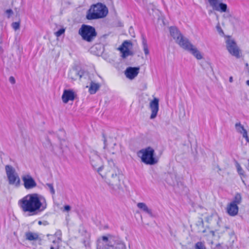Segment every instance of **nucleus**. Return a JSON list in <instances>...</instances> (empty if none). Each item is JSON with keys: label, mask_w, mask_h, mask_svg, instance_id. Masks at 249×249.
Segmentation results:
<instances>
[{"label": "nucleus", "mask_w": 249, "mask_h": 249, "mask_svg": "<svg viewBox=\"0 0 249 249\" xmlns=\"http://www.w3.org/2000/svg\"><path fill=\"white\" fill-rule=\"evenodd\" d=\"M18 204L22 211L28 213L29 215L43 211L47 206L45 198L37 193L28 194L19 200Z\"/></svg>", "instance_id": "f257e3e1"}, {"label": "nucleus", "mask_w": 249, "mask_h": 249, "mask_svg": "<svg viewBox=\"0 0 249 249\" xmlns=\"http://www.w3.org/2000/svg\"><path fill=\"white\" fill-rule=\"evenodd\" d=\"M97 249H126L125 245L117 237L103 236L97 241Z\"/></svg>", "instance_id": "f03ea898"}, {"label": "nucleus", "mask_w": 249, "mask_h": 249, "mask_svg": "<svg viewBox=\"0 0 249 249\" xmlns=\"http://www.w3.org/2000/svg\"><path fill=\"white\" fill-rule=\"evenodd\" d=\"M112 164L113 167L107 174V182L114 190L117 191L122 189L121 180L123 177L121 171L116 167L112 160L109 161Z\"/></svg>", "instance_id": "7ed1b4c3"}, {"label": "nucleus", "mask_w": 249, "mask_h": 249, "mask_svg": "<svg viewBox=\"0 0 249 249\" xmlns=\"http://www.w3.org/2000/svg\"><path fill=\"white\" fill-rule=\"evenodd\" d=\"M108 13L106 5L98 2L91 5L87 12L86 18L89 20L97 19L106 17Z\"/></svg>", "instance_id": "20e7f679"}, {"label": "nucleus", "mask_w": 249, "mask_h": 249, "mask_svg": "<svg viewBox=\"0 0 249 249\" xmlns=\"http://www.w3.org/2000/svg\"><path fill=\"white\" fill-rule=\"evenodd\" d=\"M155 151L151 147L142 149L138 152V155L141 158L142 161L146 164L154 165L158 162L154 158Z\"/></svg>", "instance_id": "39448f33"}, {"label": "nucleus", "mask_w": 249, "mask_h": 249, "mask_svg": "<svg viewBox=\"0 0 249 249\" xmlns=\"http://www.w3.org/2000/svg\"><path fill=\"white\" fill-rule=\"evenodd\" d=\"M78 34L82 39L87 42L92 41L97 34L94 27L87 24H82L78 31Z\"/></svg>", "instance_id": "423d86ee"}, {"label": "nucleus", "mask_w": 249, "mask_h": 249, "mask_svg": "<svg viewBox=\"0 0 249 249\" xmlns=\"http://www.w3.org/2000/svg\"><path fill=\"white\" fill-rule=\"evenodd\" d=\"M5 168L9 184L15 185L17 186H19L20 180L15 169L10 165H6Z\"/></svg>", "instance_id": "0eeeda50"}, {"label": "nucleus", "mask_w": 249, "mask_h": 249, "mask_svg": "<svg viewBox=\"0 0 249 249\" xmlns=\"http://www.w3.org/2000/svg\"><path fill=\"white\" fill-rule=\"evenodd\" d=\"M89 158L90 162L92 167L97 170L98 173L100 174L103 169L102 161L100 156L98 155L97 151L91 150L89 154Z\"/></svg>", "instance_id": "6e6552de"}, {"label": "nucleus", "mask_w": 249, "mask_h": 249, "mask_svg": "<svg viewBox=\"0 0 249 249\" xmlns=\"http://www.w3.org/2000/svg\"><path fill=\"white\" fill-rule=\"evenodd\" d=\"M170 33L171 36L176 40V41L182 47V44L184 45L189 39L180 33L179 31L176 27L170 28Z\"/></svg>", "instance_id": "1a4fd4ad"}, {"label": "nucleus", "mask_w": 249, "mask_h": 249, "mask_svg": "<svg viewBox=\"0 0 249 249\" xmlns=\"http://www.w3.org/2000/svg\"><path fill=\"white\" fill-rule=\"evenodd\" d=\"M61 235L60 231L56 232L54 234L47 235L49 242L52 243L50 249H59V245L61 242Z\"/></svg>", "instance_id": "9d476101"}, {"label": "nucleus", "mask_w": 249, "mask_h": 249, "mask_svg": "<svg viewBox=\"0 0 249 249\" xmlns=\"http://www.w3.org/2000/svg\"><path fill=\"white\" fill-rule=\"evenodd\" d=\"M226 45L227 48L231 54L237 58L240 57L239 50L234 40L228 39L226 41Z\"/></svg>", "instance_id": "9b49d317"}, {"label": "nucleus", "mask_w": 249, "mask_h": 249, "mask_svg": "<svg viewBox=\"0 0 249 249\" xmlns=\"http://www.w3.org/2000/svg\"><path fill=\"white\" fill-rule=\"evenodd\" d=\"M182 48L189 51L197 59H202V56L200 52L190 43L189 40L187 42L186 41L184 45L182 44Z\"/></svg>", "instance_id": "f8f14e48"}, {"label": "nucleus", "mask_w": 249, "mask_h": 249, "mask_svg": "<svg viewBox=\"0 0 249 249\" xmlns=\"http://www.w3.org/2000/svg\"><path fill=\"white\" fill-rule=\"evenodd\" d=\"M21 178L24 187L26 190L32 189L37 186L36 181L30 175H24Z\"/></svg>", "instance_id": "ddd939ff"}, {"label": "nucleus", "mask_w": 249, "mask_h": 249, "mask_svg": "<svg viewBox=\"0 0 249 249\" xmlns=\"http://www.w3.org/2000/svg\"><path fill=\"white\" fill-rule=\"evenodd\" d=\"M132 46V43L128 41H124L121 46L119 48L121 52L122 53V57L124 58L126 57L132 55L133 53L129 50V47Z\"/></svg>", "instance_id": "4468645a"}, {"label": "nucleus", "mask_w": 249, "mask_h": 249, "mask_svg": "<svg viewBox=\"0 0 249 249\" xmlns=\"http://www.w3.org/2000/svg\"><path fill=\"white\" fill-rule=\"evenodd\" d=\"M213 9L220 12H225L227 9V5L224 3H220L218 5L217 0H211L209 2Z\"/></svg>", "instance_id": "2eb2a0df"}, {"label": "nucleus", "mask_w": 249, "mask_h": 249, "mask_svg": "<svg viewBox=\"0 0 249 249\" xmlns=\"http://www.w3.org/2000/svg\"><path fill=\"white\" fill-rule=\"evenodd\" d=\"M159 99L155 98L150 103V108L151 110V114L150 116V119H154L157 115L158 112L159 111Z\"/></svg>", "instance_id": "dca6fc26"}, {"label": "nucleus", "mask_w": 249, "mask_h": 249, "mask_svg": "<svg viewBox=\"0 0 249 249\" xmlns=\"http://www.w3.org/2000/svg\"><path fill=\"white\" fill-rule=\"evenodd\" d=\"M75 95L72 90L65 89L62 96V100L63 103L66 104L69 101H73Z\"/></svg>", "instance_id": "f3484780"}, {"label": "nucleus", "mask_w": 249, "mask_h": 249, "mask_svg": "<svg viewBox=\"0 0 249 249\" xmlns=\"http://www.w3.org/2000/svg\"><path fill=\"white\" fill-rule=\"evenodd\" d=\"M139 70V67H129L125 71V74L126 77L130 79H133L138 74Z\"/></svg>", "instance_id": "a211bd4d"}, {"label": "nucleus", "mask_w": 249, "mask_h": 249, "mask_svg": "<svg viewBox=\"0 0 249 249\" xmlns=\"http://www.w3.org/2000/svg\"><path fill=\"white\" fill-rule=\"evenodd\" d=\"M84 74L83 71H78L77 69H72L70 71L68 75L70 78L75 80L80 79Z\"/></svg>", "instance_id": "6ab92c4d"}, {"label": "nucleus", "mask_w": 249, "mask_h": 249, "mask_svg": "<svg viewBox=\"0 0 249 249\" xmlns=\"http://www.w3.org/2000/svg\"><path fill=\"white\" fill-rule=\"evenodd\" d=\"M227 211L230 215L235 216L238 213V207L235 204H233L231 202L227 206Z\"/></svg>", "instance_id": "aec40b11"}, {"label": "nucleus", "mask_w": 249, "mask_h": 249, "mask_svg": "<svg viewBox=\"0 0 249 249\" xmlns=\"http://www.w3.org/2000/svg\"><path fill=\"white\" fill-rule=\"evenodd\" d=\"M100 84L91 81L89 84V92L91 94H95L100 88Z\"/></svg>", "instance_id": "412c9836"}, {"label": "nucleus", "mask_w": 249, "mask_h": 249, "mask_svg": "<svg viewBox=\"0 0 249 249\" xmlns=\"http://www.w3.org/2000/svg\"><path fill=\"white\" fill-rule=\"evenodd\" d=\"M137 207L145 213H148L150 216H153L152 210L148 208L145 203L143 202L138 203L137 204Z\"/></svg>", "instance_id": "4be33fe9"}, {"label": "nucleus", "mask_w": 249, "mask_h": 249, "mask_svg": "<svg viewBox=\"0 0 249 249\" xmlns=\"http://www.w3.org/2000/svg\"><path fill=\"white\" fill-rule=\"evenodd\" d=\"M25 239L29 241L36 240L38 238V235L37 233L27 231L25 233Z\"/></svg>", "instance_id": "5701e85b"}, {"label": "nucleus", "mask_w": 249, "mask_h": 249, "mask_svg": "<svg viewBox=\"0 0 249 249\" xmlns=\"http://www.w3.org/2000/svg\"><path fill=\"white\" fill-rule=\"evenodd\" d=\"M142 44L143 46V51L145 55L149 54V52L148 50V45L147 44V40L144 36H142Z\"/></svg>", "instance_id": "b1692460"}, {"label": "nucleus", "mask_w": 249, "mask_h": 249, "mask_svg": "<svg viewBox=\"0 0 249 249\" xmlns=\"http://www.w3.org/2000/svg\"><path fill=\"white\" fill-rule=\"evenodd\" d=\"M57 136L58 140H59L60 143L62 142V141H65V138L66 137V133L63 129H60L59 130L57 133Z\"/></svg>", "instance_id": "393cba45"}, {"label": "nucleus", "mask_w": 249, "mask_h": 249, "mask_svg": "<svg viewBox=\"0 0 249 249\" xmlns=\"http://www.w3.org/2000/svg\"><path fill=\"white\" fill-rule=\"evenodd\" d=\"M242 202V196L239 193H236L234 197L233 200L231 203L238 205Z\"/></svg>", "instance_id": "a878e982"}, {"label": "nucleus", "mask_w": 249, "mask_h": 249, "mask_svg": "<svg viewBox=\"0 0 249 249\" xmlns=\"http://www.w3.org/2000/svg\"><path fill=\"white\" fill-rule=\"evenodd\" d=\"M235 127L236 131L242 134V135H243L244 131H247V130L244 128V126L242 125L240 122L237 123L235 125Z\"/></svg>", "instance_id": "bb28decb"}, {"label": "nucleus", "mask_w": 249, "mask_h": 249, "mask_svg": "<svg viewBox=\"0 0 249 249\" xmlns=\"http://www.w3.org/2000/svg\"><path fill=\"white\" fill-rule=\"evenodd\" d=\"M235 166L236 167L237 171L238 174L240 176H245V174H244L245 172H244V170L243 169V168L241 167V166H240L239 163L237 161H235Z\"/></svg>", "instance_id": "cd10ccee"}, {"label": "nucleus", "mask_w": 249, "mask_h": 249, "mask_svg": "<svg viewBox=\"0 0 249 249\" xmlns=\"http://www.w3.org/2000/svg\"><path fill=\"white\" fill-rule=\"evenodd\" d=\"M195 249H206L204 245L201 242H198L195 244Z\"/></svg>", "instance_id": "c85d7f7f"}, {"label": "nucleus", "mask_w": 249, "mask_h": 249, "mask_svg": "<svg viewBox=\"0 0 249 249\" xmlns=\"http://www.w3.org/2000/svg\"><path fill=\"white\" fill-rule=\"evenodd\" d=\"M46 186H47L48 188L50 190V193L52 195H54L55 194V190L54 189L53 184L52 183H47L45 185Z\"/></svg>", "instance_id": "c756f323"}, {"label": "nucleus", "mask_w": 249, "mask_h": 249, "mask_svg": "<svg viewBox=\"0 0 249 249\" xmlns=\"http://www.w3.org/2000/svg\"><path fill=\"white\" fill-rule=\"evenodd\" d=\"M12 27L15 31L19 29L20 27L19 22H15L12 23Z\"/></svg>", "instance_id": "7c9ffc66"}, {"label": "nucleus", "mask_w": 249, "mask_h": 249, "mask_svg": "<svg viewBox=\"0 0 249 249\" xmlns=\"http://www.w3.org/2000/svg\"><path fill=\"white\" fill-rule=\"evenodd\" d=\"M65 29L64 28L60 29L56 32L55 33V35L56 36L59 37L61 36L65 32Z\"/></svg>", "instance_id": "2f4dec72"}, {"label": "nucleus", "mask_w": 249, "mask_h": 249, "mask_svg": "<svg viewBox=\"0 0 249 249\" xmlns=\"http://www.w3.org/2000/svg\"><path fill=\"white\" fill-rule=\"evenodd\" d=\"M5 13L7 15V18H9L13 14V12L11 9H7L6 10Z\"/></svg>", "instance_id": "473e14b6"}, {"label": "nucleus", "mask_w": 249, "mask_h": 249, "mask_svg": "<svg viewBox=\"0 0 249 249\" xmlns=\"http://www.w3.org/2000/svg\"><path fill=\"white\" fill-rule=\"evenodd\" d=\"M83 244L87 249H90V243L89 241L84 240L83 241Z\"/></svg>", "instance_id": "72a5a7b5"}, {"label": "nucleus", "mask_w": 249, "mask_h": 249, "mask_svg": "<svg viewBox=\"0 0 249 249\" xmlns=\"http://www.w3.org/2000/svg\"><path fill=\"white\" fill-rule=\"evenodd\" d=\"M38 224L39 225H43L44 226H47L49 224V222L47 221L44 220V221H38Z\"/></svg>", "instance_id": "f704fd0d"}, {"label": "nucleus", "mask_w": 249, "mask_h": 249, "mask_svg": "<svg viewBox=\"0 0 249 249\" xmlns=\"http://www.w3.org/2000/svg\"><path fill=\"white\" fill-rule=\"evenodd\" d=\"M243 137L245 138L247 142H249V138L248 136L247 131H244Z\"/></svg>", "instance_id": "c9c22d12"}, {"label": "nucleus", "mask_w": 249, "mask_h": 249, "mask_svg": "<svg viewBox=\"0 0 249 249\" xmlns=\"http://www.w3.org/2000/svg\"><path fill=\"white\" fill-rule=\"evenodd\" d=\"M9 81L12 84H14L16 83L15 79L13 76H10L9 78Z\"/></svg>", "instance_id": "e433bc0d"}, {"label": "nucleus", "mask_w": 249, "mask_h": 249, "mask_svg": "<svg viewBox=\"0 0 249 249\" xmlns=\"http://www.w3.org/2000/svg\"><path fill=\"white\" fill-rule=\"evenodd\" d=\"M129 32L130 35L132 36L135 37L134 32V31H133V29L131 27L129 28Z\"/></svg>", "instance_id": "4c0bfd02"}, {"label": "nucleus", "mask_w": 249, "mask_h": 249, "mask_svg": "<svg viewBox=\"0 0 249 249\" xmlns=\"http://www.w3.org/2000/svg\"><path fill=\"white\" fill-rule=\"evenodd\" d=\"M103 137L104 138V148H106V147L107 146V139L105 137V136L104 135V134H103Z\"/></svg>", "instance_id": "58836bf2"}, {"label": "nucleus", "mask_w": 249, "mask_h": 249, "mask_svg": "<svg viewBox=\"0 0 249 249\" xmlns=\"http://www.w3.org/2000/svg\"><path fill=\"white\" fill-rule=\"evenodd\" d=\"M71 207L69 205H65L64 206V211L68 212L70 210Z\"/></svg>", "instance_id": "ea45409f"}, {"label": "nucleus", "mask_w": 249, "mask_h": 249, "mask_svg": "<svg viewBox=\"0 0 249 249\" xmlns=\"http://www.w3.org/2000/svg\"><path fill=\"white\" fill-rule=\"evenodd\" d=\"M217 31L220 34V33H222V34H224V32L222 30V29H221V28L219 26H217Z\"/></svg>", "instance_id": "a19ab883"}, {"label": "nucleus", "mask_w": 249, "mask_h": 249, "mask_svg": "<svg viewBox=\"0 0 249 249\" xmlns=\"http://www.w3.org/2000/svg\"><path fill=\"white\" fill-rule=\"evenodd\" d=\"M47 142L48 143V145H50V147H51L52 146V143L51 142V141L50 140L48 139L47 140Z\"/></svg>", "instance_id": "79ce46f5"}, {"label": "nucleus", "mask_w": 249, "mask_h": 249, "mask_svg": "<svg viewBox=\"0 0 249 249\" xmlns=\"http://www.w3.org/2000/svg\"><path fill=\"white\" fill-rule=\"evenodd\" d=\"M229 81L231 83L233 81V78L231 76L229 78Z\"/></svg>", "instance_id": "37998d69"}, {"label": "nucleus", "mask_w": 249, "mask_h": 249, "mask_svg": "<svg viewBox=\"0 0 249 249\" xmlns=\"http://www.w3.org/2000/svg\"><path fill=\"white\" fill-rule=\"evenodd\" d=\"M210 233L212 234L213 236L214 235V231H211Z\"/></svg>", "instance_id": "c03bdc74"}, {"label": "nucleus", "mask_w": 249, "mask_h": 249, "mask_svg": "<svg viewBox=\"0 0 249 249\" xmlns=\"http://www.w3.org/2000/svg\"><path fill=\"white\" fill-rule=\"evenodd\" d=\"M247 85H248L249 86V80H247L246 82Z\"/></svg>", "instance_id": "a18cd8bd"}, {"label": "nucleus", "mask_w": 249, "mask_h": 249, "mask_svg": "<svg viewBox=\"0 0 249 249\" xmlns=\"http://www.w3.org/2000/svg\"><path fill=\"white\" fill-rule=\"evenodd\" d=\"M248 168H249V160H248Z\"/></svg>", "instance_id": "49530a36"}, {"label": "nucleus", "mask_w": 249, "mask_h": 249, "mask_svg": "<svg viewBox=\"0 0 249 249\" xmlns=\"http://www.w3.org/2000/svg\"><path fill=\"white\" fill-rule=\"evenodd\" d=\"M142 0V2H143V3H144V2H146V0Z\"/></svg>", "instance_id": "de8ad7c7"}, {"label": "nucleus", "mask_w": 249, "mask_h": 249, "mask_svg": "<svg viewBox=\"0 0 249 249\" xmlns=\"http://www.w3.org/2000/svg\"><path fill=\"white\" fill-rule=\"evenodd\" d=\"M49 148H51V147H50V145H49ZM52 148H53V147H52V146H51Z\"/></svg>", "instance_id": "09e8293b"}, {"label": "nucleus", "mask_w": 249, "mask_h": 249, "mask_svg": "<svg viewBox=\"0 0 249 249\" xmlns=\"http://www.w3.org/2000/svg\"><path fill=\"white\" fill-rule=\"evenodd\" d=\"M205 232V230H204V231H203V232Z\"/></svg>", "instance_id": "8fccbe9b"}, {"label": "nucleus", "mask_w": 249, "mask_h": 249, "mask_svg": "<svg viewBox=\"0 0 249 249\" xmlns=\"http://www.w3.org/2000/svg\"><path fill=\"white\" fill-rule=\"evenodd\" d=\"M208 0V1L209 2L211 0Z\"/></svg>", "instance_id": "3c124183"}]
</instances>
